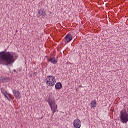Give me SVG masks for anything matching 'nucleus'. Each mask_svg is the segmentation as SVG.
<instances>
[{
  "label": "nucleus",
  "instance_id": "1",
  "mask_svg": "<svg viewBox=\"0 0 128 128\" xmlns=\"http://www.w3.org/2000/svg\"><path fill=\"white\" fill-rule=\"evenodd\" d=\"M6 52V50H5V51L0 52V64L8 66L14 62V56H16V53Z\"/></svg>",
  "mask_w": 128,
  "mask_h": 128
},
{
  "label": "nucleus",
  "instance_id": "2",
  "mask_svg": "<svg viewBox=\"0 0 128 128\" xmlns=\"http://www.w3.org/2000/svg\"><path fill=\"white\" fill-rule=\"evenodd\" d=\"M48 102L52 110V115L54 116V114L56 112V110H58V105H56V100L49 98L48 100Z\"/></svg>",
  "mask_w": 128,
  "mask_h": 128
},
{
  "label": "nucleus",
  "instance_id": "3",
  "mask_svg": "<svg viewBox=\"0 0 128 128\" xmlns=\"http://www.w3.org/2000/svg\"><path fill=\"white\" fill-rule=\"evenodd\" d=\"M56 82V80L54 76H50L46 78V84L48 86H54Z\"/></svg>",
  "mask_w": 128,
  "mask_h": 128
},
{
  "label": "nucleus",
  "instance_id": "4",
  "mask_svg": "<svg viewBox=\"0 0 128 128\" xmlns=\"http://www.w3.org/2000/svg\"><path fill=\"white\" fill-rule=\"evenodd\" d=\"M120 118L122 124H128V113L126 110L121 111Z\"/></svg>",
  "mask_w": 128,
  "mask_h": 128
},
{
  "label": "nucleus",
  "instance_id": "5",
  "mask_svg": "<svg viewBox=\"0 0 128 128\" xmlns=\"http://www.w3.org/2000/svg\"><path fill=\"white\" fill-rule=\"evenodd\" d=\"M63 40L65 42V46L68 44L72 40V36L70 34H68Z\"/></svg>",
  "mask_w": 128,
  "mask_h": 128
},
{
  "label": "nucleus",
  "instance_id": "6",
  "mask_svg": "<svg viewBox=\"0 0 128 128\" xmlns=\"http://www.w3.org/2000/svg\"><path fill=\"white\" fill-rule=\"evenodd\" d=\"M38 18H44L46 16V12L44 9L40 10H38Z\"/></svg>",
  "mask_w": 128,
  "mask_h": 128
},
{
  "label": "nucleus",
  "instance_id": "7",
  "mask_svg": "<svg viewBox=\"0 0 128 128\" xmlns=\"http://www.w3.org/2000/svg\"><path fill=\"white\" fill-rule=\"evenodd\" d=\"M13 94L16 100H20L22 98V94L20 92V90H13Z\"/></svg>",
  "mask_w": 128,
  "mask_h": 128
},
{
  "label": "nucleus",
  "instance_id": "8",
  "mask_svg": "<svg viewBox=\"0 0 128 128\" xmlns=\"http://www.w3.org/2000/svg\"><path fill=\"white\" fill-rule=\"evenodd\" d=\"M74 128H82V122L78 119H76L74 120Z\"/></svg>",
  "mask_w": 128,
  "mask_h": 128
},
{
  "label": "nucleus",
  "instance_id": "9",
  "mask_svg": "<svg viewBox=\"0 0 128 128\" xmlns=\"http://www.w3.org/2000/svg\"><path fill=\"white\" fill-rule=\"evenodd\" d=\"M0 80L3 83L8 82L12 80V79L10 78L0 77Z\"/></svg>",
  "mask_w": 128,
  "mask_h": 128
},
{
  "label": "nucleus",
  "instance_id": "10",
  "mask_svg": "<svg viewBox=\"0 0 128 128\" xmlns=\"http://www.w3.org/2000/svg\"><path fill=\"white\" fill-rule=\"evenodd\" d=\"M55 88L56 90H60L62 88V84L60 82L56 83L55 86Z\"/></svg>",
  "mask_w": 128,
  "mask_h": 128
},
{
  "label": "nucleus",
  "instance_id": "11",
  "mask_svg": "<svg viewBox=\"0 0 128 128\" xmlns=\"http://www.w3.org/2000/svg\"><path fill=\"white\" fill-rule=\"evenodd\" d=\"M48 62H51L53 64H58V60L56 58H52L48 60Z\"/></svg>",
  "mask_w": 128,
  "mask_h": 128
},
{
  "label": "nucleus",
  "instance_id": "12",
  "mask_svg": "<svg viewBox=\"0 0 128 128\" xmlns=\"http://www.w3.org/2000/svg\"><path fill=\"white\" fill-rule=\"evenodd\" d=\"M96 100H94L91 103V106L92 108H94L96 107Z\"/></svg>",
  "mask_w": 128,
  "mask_h": 128
},
{
  "label": "nucleus",
  "instance_id": "13",
  "mask_svg": "<svg viewBox=\"0 0 128 128\" xmlns=\"http://www.w3.org/2000/svg\"><path fill=\"white\" fill-rule=\"evenodd\" d=\"M1 91H2V94H4V96H6V94H8V92L4 89L1 88Z\"/></svg>",
  "mask_w": 128,
  "mask_h": 128
},
{
  "label": "nucleus",
  "instance_id": "14",
  "mask_svg": "<svg viewBox=\"0 0 128 128\" xmlns=\"http://www.w3.org/2000/svg\"><path fill=\"white\" fill-rule=\"evenodd\" d=\"M6 96V98L8 100H10V95H8V94H6V96Z\"/></svg>",
  "mask_w": 128,
  "mask_h": 128
},
{
  "label": "nucleus",
  "instance_id": "15",
  "mask_svg": "<svg viewBox=\"0 0 128 128\" xmlns=\"http://www.w3.org/2000/svg\"><path fill=\"white\" fill-rule=\"evenodd\" d=\"M14 72H16V70H14Z\"/></svg>",
  "mask_w": 128,
  "mask_h": 128
},
{
  "label": "nucleus",
  "instance_id": "16",
  "mask_svg": "<svg viewBox=\"0 0 128 128\" xmlns=\"http://www.w3.org/2000/svg\"><path fill=\"white\" fill-rule=\"evenodd\" d=\"M34 74H36V73H34Z\"/></svg>",
  "mask_w": 128,
  "mask_h": 128
}]
</instances>
